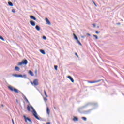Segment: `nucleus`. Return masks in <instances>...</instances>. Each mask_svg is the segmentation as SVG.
Masks as SVG:
<instances>
[{"label":"nucleus","mask_w":124,"mask_h":124,"mask_svg":"<svg viewBox=\"0 0 124 124\" xmlns=\"http://www.w3.org/2000/svg\"><path fill=\"white\" fill-rule=\"evenodd\" d=\"M31 108L32 109V113L33 115L34 116V117L35 118H36V119H38V120H40V119L39 118V116H38V114L37 113V112L35 110L34 108H33V107H32V106H27V110L29 112H31Z\"/></svg>","instance_id":"f257e3e1"},{"label":"nucleus","mask_w":124,"mask_h":124,"mask_svg":"<svg viewBox=\"0 0 124 124\" xmlns=\"http://www.w3.org/2000/svg\"><path fill=\"white\" fill-rule=\"evenodd\" d=\"M12 11L13 13H16V9H12Z\"/></svg>","instance_id":"b1692460"},{"label":"nucleus","mask_w":124,"mask_h":124,"mask_svg":"<svg viewBox=\"0 0 124 124\" xmlns=\"http://www.w3.org/2000/svg\"><path fill=\"white\" fill-rule=\"evenodd\" d=\"M67 78L70 79L72 82H74V79H73V78H72L71 76H68Z\"/></svg>","instance_id":"6e6552de"},{"label":"nucleus","mask_w":124,"mask_h":124,"mask_svg":"<svg viewBox=\"0 0 124 124\" xmlns=\"http://www.w3.org/2000/svg\"><path fill=\"white\" fill-rule=\"evenodd\" d=\"M35 28L36 29V30H37V31H40V27H39V26H36Z\"/></svg>","instance_id":"2eb2a0df"},{"label":"nucleus","mask_w":124,"mask_h":124,"mask_svg":"<svg viewBox=\"0 0 124 124\" xmlns=\"http://www.w3.org/2000/svg\"><path fill=\"white\" fill-rule=\"evenodd\" d=\"M30 24L31 26H35L36 25L35 21H33V20H30Z\"/></svg>","instance_id":"0eeeda50"},{"label":"nucleus","mask_w":124,"mask_h":124,"mask_svg":"<svg viewBox=\"0 0 124 124\" xmlns=\"http://www.w3.org/2000/svg\"><path fill=\"white\" fill-rule=\"evenodd\" d=\"M25 100L26 101H27V102H29L28 99L26 98V97H25Z\"/></svg>","instance_id":"2f4dec72"},{"label":"nucleus","mask_w":124,"mask_h":124,"mask_svg":"<svg viewBox=\"0 0 124 124\" xmlns=\"http://www.w3.org/2000/svg\"><path fill=\"white\" fill-rule=\"evenodd\" d=\"M78 44H79V45H80L81 46H82V44L81 43V42H80V41L78 40Z\"/></svg>","instance_id":"412c9836"},{"label":"nucleus","mask_w":124,"mask_h":124,"mask_svg":"<svg viewBox=\"0 0 124 124\" xmlns=\"http://www.w3.org/2000/svg\"><path fill=\"white\" fill-rule=\"evenodd\" d=\"M75 55L77 56V57H78V55L77 52L75 53Z\"/></svg>","instance_id":"7c9ffc66"},{"label":"nucleus","mask_w":124,"mask_h":124,"mask_svg":"<svg viewBox=\"0 0 124 124\" xmlns=\"http://www.w3.org/2000/svg\"><path fill=\"white\" fill-rule=\"evenodd\" d=\"M43 39H44V40H46V39H47V38H46V36H43Z\"/></svg>","instance_id":"cd10ccee"},{"label":"nucleus","mask_w":124,"mask_h":124,"mask_svg":"<svg viewBox=\"0 0 124 124\" xmlns=\"http://www.w3.org/2000/svg\"><path fill=\"white\" fill-rule=\"evenodd\" d=\"M44 101H45V102H46L47 101V99L46 97H44Z\"/></svg>","instance_id":"4be33fe9"},{"label":"nucleus","mask_w":124,"mask_h":124,"mask_svg":"<svg viewBox=\"0 0 124 124\" xmlns=\"http://www.w3.org/2000/svg\"><path fill=\"white\" fill-rule=\"evenodd\" d=\"M12 121L13 123L14 124V121L13 119H12Z\"/></svg>","instance_id":"c9c22d12"},{"label":"nucleus","mask_w":124,"mask_h":124,"mask_svg":"<svg viewBox=\"0 0 124 124\" xmlns=\"http://www.w3.org/2000/svg\"><path fill=\"white\" fill-rule=\"evenodd\" d=\"M73 35L74 38L76 39V40H77V42H78V37L77 36H76V34H73Z\"/></svg>","instance_id":"9b49d317"},{"label":"nucleus","mask_w":124,"mask_h":124,"mask_svg":"<svg viewBox=\"0 0 124 124\" xmlns=\"http://www.w3.org/2000/svg\"><path fill=\"white\" fill-rule=\"evenodd\" d=\"M99 81H100V79H99L98 80H94L93 81H88V82H89L90 84H94V83L99 82Z\"/></svg>","instance_id":"39448f33"},{"label":"nucleus","mask_w":124,"mask_h":124,"mask_svg":"<svg viewBox=\"0 0 124 124\" xmlns=\"http://www.w3.org/2000/svg\"><path fill=\"white\" fill-rule=\"evenodd\" d=\"M73 120H74V121H78V117H74Z\"/></svg>","instance_id":"4468645a"},{"label":"nucleus","mask_w":124,"mask_h":124,"mask_svg":"<svg viewBox=\"0 0 124 124\" xmlns=\"http://www.w3.org/2000/svg\"><path fill=\"white\" fill-rule=\"evenodd\" d=\"M23 64H28V60H27V59H24V60H22L21 62H19V63H18V65H23Z\"/></svg>","instance_id":"20e7f679"},{"label":"nucleus","mask_w":124,"mask_h":124,"mask_svg":"<svg viewBox=\"0 0 124 124\" xmlns=\"http://www.w3.org/2000/svg\"><path fill=\"white\" fill-rule=\"evenodd\" d=\"M8 4H9V5H10V6H13V4L12 2H11L10 1H9Z\"/></svg>","instance_id":"f3484780"},{"label":"nucleus","mask_w":124,"mask_h":124,"mask_svg":"<svg viewBox=\"0 0 124 124\" xmlns=\"http://www.w3.org/2000/svg\"><path fill=\"white\" fill-rule=\"evenodd\" d=\"M92 25L94 28L96 27L95 24H93Z\"/></svg>","instance_id":"c756f323"},{"label":"nucleus","mask_w":124,"mask_h":124,"mask_svg":"<svg viewBox=\"0 0 124 124\" xmlns=\"http://www.w3.org/2000/svg\"><path fill=\"white\" fill-rule=\"evenodd\" d=\"M29 73H30V75H31V76H34V74L33 72L31 71V70H29Z\"/></svg>","instance_id":"f8f14e48"},{"label":"nucleus","mask_w":124,"mask_h":124,"mask_svg":"<svg viewBox=\"0 0 124 124\" xmlns=\"http://www.w3.org/2000/svg\"><path fill=\"white\" fill-rule=\"evenodd\" d=\"M93 37H95V38H96V39H98V37L96 35H93Z\"/></svg>","instance_id":"bb28decb"},{"label":"nucleus","mask_w":124,"mask_h":124,"mask_svg":"<svg viewBox=\"0 0 124 124\" xmlns=\"http://www.w3.org/2000/svg\"><path fill=\"white\" fill-rule=\"evenodd\" d=\"M92 2L94 4V5H95V6H96V4L95 2H94V1H93V0Z\"/></svg>","instance_id":"c85d7f7f"},{"label":"nucleus","mask_w":124,"mask_h":124,"mask_svg":"<svg viewBox=\"0 0 124 124\" xmlns=\"http://www.w3.org/2000/svg\"><path fill=\"white\" fill-rule=\"evenodd\" d=\"M46 124H51V123L50 122H47Z\"/></svg>","instance_id":"72a5a7b5"},{"label":"nucleus","mask_w":124,"mask_h":124,"mask_svg":"<svg viewBox=\"0 0 124 124\" xmlns=\"http://www.w3.org/2000/svg\"><path fill=\"white\" fill-rule=\"evenodd\" d=\"M23 76H24L25 78H26V75H24Z\"/></svg>","instance_id":"e433bc0d"},{"label":"nucleus","mask_w":124,"mask_h":124,"mask_svg":"<svg viewBox=\"0 0 124 124\" xmlns=\"http://www.w3.org/2000/svg\"><path fill=\"white\" fill-rule=\"evenodd\" d=\"M54 68H55V69H56V70H57V68H58L57 65H55L54 66Z\"/></svg>","instance_id":"393cba45"},{"label":"nucleus","mask_w":124,"mask_h":124,"mask_svg":"<svg viewBox=\"0 0 124 124\" xmlns=\"http://www.w3.org/2000/svg\"><path fill=\"white\" fill-rule=\"evenodd\" d=\"M46 21L47 24H48V25H51L50 20H49L48 18H47V17L46 18Z\"/></svg>","instance_id":"1a4fd4ad"},{"label":"nucleus","mask_w":124,"mask_h":124,"mask_svg":"<svg viewBox=\"0 0 124 124\" xmlns=\"http://www.w3.org/2000/svg\"><path fill=\"white\" fill-rule=\"evenodd\" d=\"M44 93H45V96H46V97H48V95H47V93H46V90H44Z\"/></svg>","instance_id":"aec40b11"},{"label":"nucleus","mask_w":124,"mask_h":124,"mask_svg":"<svg viewBox=\"0 0 124 124\" xmlns=\"http://www.w3.org/2000/svg\"><path fill=\"white\" fill-rule=\"evenodd\" d=\"M30 18L32 19H34V20H36V17L33 16H30Z\"/></svg>","instance_id":"ddd939ff"},{"label":"nucleus","mask_w":124,"mask_h":124,"mask_svg":"<svg viewBox=\"0 0 124 124\" xmlns=\"http://www.w3.org/2000/svg\"><path fill=\"white\" fill-rule=\"evenodd\" d=\"M0 39H1V40H2V41H4V38H3V37H2V36H0Z\"/></svg>","instance_id":"5701e85b"},{"label":"nucleus","mask_w":124,"mask_h":124,"mask_svg":"<svg viewBox=\"0 0 124 124\" xmlns=\"http://www.w3.org/2000/svg\"><path fill=\"white\" fill-rule=\"evenodd\" d=\"M15 70L19 71L20 68H19V67H18V66H16V67L15 68Z\"/></svg>","instance_id":"6ab92c4d"},{"label":"nucleus","mask_w":124,"mask_h":124,"mask_svg":"<svg viewBox=\"0 0 124 124\" xmlns=\"http://www.w3.org/2000/svg\"><path fill=\"white\" fill-rule=\"evenodd\" d=\"M82 119H83V120H85V121L87 120L86 117H82Z\"/></svg>","instance_id":"a878e982"},{"label":"nucleus","mask_w":124,"mask_h":124,"mask_svg":"<svg viewBox=\"0 0 124 124\" xmlns=\"http://www.w3.org/2000/svg\"><path fill=\"white\" fill-rule=\"evenodd\" d=\"M87 35L88 36H91V34H89L88 33L87 34Z\"/></svg>","instance_id":"f704fd0d"},{"label":"nucleus","mask_w":124,"mask_h":124,"mask_svg":"<svg viewBox=\"0 0 124 124\" xmlns=\"http://www.w3.org/2000/svg\"><path fill=\"white\" fill-rule=\"evenodd\" d=\"M1 106L3 107V106H4L3 104H2V105H1Z\"/></svg>","instance_id":"4c0bfd02"},{"label":"nucleus","mask_w":124,"mask_h":124,"mask_svg":"<svg viewBox=\"0 0 124 124\" xmlns=\"http://www.w3.org/2000/svg\"><path fill=\"white\" fill-rule=\"evenodd\" d=\"M24 119H25V122H27V120H28V121H29L30 122H31V119H30V118H29V117H26V116H24Z\"/></svg>","instance_id":"423d86ee"},{"label":"nucleus","mask_w":124,"mask_h":124,"mask_svg":"<svg viewBox=\"0 0 124 124\" xmlns=\"http://www.w3.org/2000/svg\"><path fill=\"white\" fill-rule=\"evenodd\" d=\"M40 52H41V53H42V54H46L44 50L41 49Z\"/></svg>","instance_id":"a211bd4d"},{"label":"nucleus","mask_w":124,"mask_h":124,"mask_svg":"<svg viewBox=\"0 0 124 124\" xmlns=\"http://www.w3.org/2000/svg\"><path fill=\"white\" fill-rule=\"evenodd\" d=\"M95 33H96V34H99V32H98L97 31H96Z\"/></svg>","instance_id":"473e14b6"},{"label":"nucleus","mask_w":124,"mask_h":124,"mask_svg":"<svg viewBox=\"0 0 124 124\" xmlns=\"http://www.w3.org/2000/svg\"><path fill=\"white\" fill-rule=\"evenodd\" d=\"M82 38H84V36H82Z\"/></svg>","instance_id":"58836bf2"},{"label":"nucleus","mask_w":124,"mask_h":124,"mask_svg":"<svg viewBox=\"0 0 124 124\" xmlns=\"http://www.w3.org/2000/svg\"><path fill=\"white\" fill-rule=\"evenodd\" d=\"M15 76L16 77H18V78H19V77L23 78V75H16Z\"/></svg>","instance_id":"dca6fc26"},{"label":"nucleus","mask_w":124,"mask_h":124,"mask_svg":"<svg viewBox=\"0 0 124 124\" xmlns=\"http://www.w3.org/2000/svg\"><path fill=\"white\" fill-rule=\"evenodd\" d=\"M31 85L34 86H38L39 85L38 79H34L33 81H31Z\"/></svg>","instance_id":"7ed1b4c3"},{"label":"nucleus","mask_w":124,"mask_h":124,"mask_svg":"<svg viewBox=\"0 0 124 124\" xmlns=\"http://www.w3.org/2000/svg\"><path fill=\"white\" fill-rule=\"evenodd\" d=\"M8 89L10 90V91H12V92H15V93H19V90L17 89H16V88H14V87H12V86H9L8 87Z\"/></svg>","instance_id":"f03ea898"},{"label":"nucleus","mask_w":124,"mask_h":124,"mask_svg":"<svg viewBox=\"0 0 124 124\" xmlns=\"http://www.w3.org/2000/svg\"><path fill=\"white\" fill-rule=\"evenodd\" d=\"M46 111H47V114H48V115H49L50 111V109H49V107H47Z\"/></svg>","instance_id":"9d476101"}]
</instances>
